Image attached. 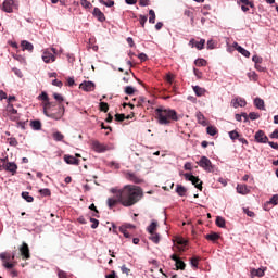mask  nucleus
<instances>
[{"label": "nucleus", "instance_id": "nucleus-22", "mask_svg": "<svg viewBox=\"0 0 278 278\" xmlns=\"http://www.w3.org/2000/svg\"><path fill=\"white\" fill-rule=\"evenodd\" d=\"M176 192L178 197H186V192H188V189H186V187H184L182 185H177Z\"/></svg>", "mask_w": 278, "mask_h": 278}, {"label": "nucleus", "instance_id": "nucleus-54", "mask_svg": "<svg viewBox=\"0 0 278 278\" xmlns=\"http://www.w3.org/2000/svg\"><path fill=\"white\" fill-rule=\"evenodd\" d=\"M3 266L7 268V270H12V268H14V263L4 262Z\"/></svg>", "mask_w": 278, "mask_h": 278}, {"label": "nucleus", "instance_id": "nucleus-51", "mask_svg": "<svg viewBox=\"0 0 278 278\" xmlns=\"http://www.w3.org/2000/svg\"><path fill=\"white\" fill-rule=\"evenodd\" d=\"M248 77L252 79V81H257V74L255 72L248 73Z\"/></svg>", "mask_w": 278, "mask_h": 278}, {"label": "nucleus", "instance_id": "nucleus-49", "mask_svg": "<svg viewBox=\"0 0 278 278\" xmlns=\"http://www.w3.org/2000/svg\"><path fill=\"white\" fill-rule=\"evenodd\" d=\"M53 97L59 103H62L64 101V97H62V94L60 93H53Z\"/></svg>", "mask_w": 278, "mask_h": 278}, {"label": "nucleus", "instance_id": "nucleus-12", "mask_svg": "<svg viewBox=\"0 0 278 278\" xmlns=\"http://www.w3.org/2000/svg\"><path fill=\"white\" fill-rule=\"evenodd\" d=\"M41 58L46 64H50V62H55V54H53L49 51H45L42 53Z\"/></svg>", "mask_w": 278, "mask_h": 278}, {"label": "nucleus", "instance_id": "nucleus-25", "mask_svg": "<svg viewBox=\"0 0 278 278\" xmlns=\"http://www.w3.org/2000/svg\"><path fill=\"white\" fill-rule=\"evenodd\" d=\"M193 92L195 93L197 97H203L205 94V89L200 86H194Z\"/></svg>", "mask_w": 278, "mask_h": 278}, {"label": "nucleus", "instance_id": "nucleus-3", "mask_svg": "<svg viewBox=\"0 0 278 278\" xmlns=\"http://www.w3.org/2000/svg\"><path fill=\"white\" fill-rule=\"evenodd\" d=\"M48 110H50L51 114L49 115V118H52L53 121H61V118L64 116V112H66V109L64 105L59 104L58 108L55 103L53 102H48L47 104ZM56 108V112L55 109Z\"/></svg>", "mask_w": 278, "mask_h": 278}, {"label": "nucleus", "instance_id": "nucleus-13", "mask_svg": "<svg viewBox=\"0 0 278 278\" xmlns=\"http://www.w3.org/2000/svg\"><path fill=\"white\" fill-rule=\"evenodd\" d=\"M64 162L73 166H79V159L73 155H68V154L64 155Z\"/></svg>", "mask_w": 278, "mask_h": 278}, {"label": "nucleus", "instance_id": "nucleus-44", "mask_svg": "<svg viewBox=\"0 0 278 278\" xmlns=\"http://www.w3.org/2000/svg\"><path fill=\"white\" fill-rule=\"evenodd\" d=\"M119 231H121V233H123V236H124L125 238H131V235H129V232L127 231V228H125V227H119Z\"/></svg>", "mask_w": 278, "mask_h": 278}, {"label": "nucleus", "instance_id": "nucleus-37", "mask_svg": "<svg viewBox=\"0 0 278 278\" xmlns=\"http://www.w3.org/2000/svg\"><path fill=\"white\" fill-rule=\"evenodd\" d=\"M232 47L233 49H236V51H238V53H241V55H244V48L239 46L238 42H233Z\"/></svg>", "mask_w": 278, "mask_h": 278}, {"label": "nucleus", "instance_id": "nucleus-7", "mask_svg": "<svg viewBox=\"0 0 278 278\" xmlns=\"http://www.w3.org/2000/svg\"><path fill=\"white\" fill-rule=\"evenodd\" d=\"M92 149L93 151H96V153H105V151H110V148H108V146L99 141H92Z\"/></svg>", "mask_w": 278, "mask_h": 278}, {"label": "nucleus", "instance_id": "nucleus-63", "mask_svg": "<svg viewBox=\"0 0 278 278\" xmlns=\"http://www.w3.org/2000/svg\"><path fill=\"white\" fill-rule=\"evenodd\" d=\"M118 276H116V271H111V274L106 275L105 278H116Z\"/></svg>", "mask_w": 278, "mask_h": 278}, {"label": "nucleus", "instance_id": "nucleus-57", "mask_svg": "<svg viewBox=\"0 0 278 278\" xmlns=\"http://www.w3.org/2000/svg\"><path fill=\"white\" fill-rule=\"evenodd\" d=\"M121 270L124 275H129V273H131V269L127 268L125 265L121 267Z\"/></svg>", "mask_w": 278, "mask_h": 278}, {"label": "nucleus", "instance_id": "nucleus-58", "mask_svg": "<svg viewBox=\"0 0 278 278\" xmlns=\"http://www.w3.org/2000/svg\"><path fill=\"white\" fill-rule=\"evenodd\" d=\"M184 177H185L186 181H192L194 175L189 174V173H185Z\"/></svg>", "mask_w": 278, "mask_h": 278}, {"label": "nucleus", "instance_id": "nucleus-10", "mask_svg": "<svg viewBox=\"0 0 278 278\" xmlns=\"http://www.w3.org/2000/svg\"><path fill=\"white\" fill-rule=\"evenodd\" d=\"M126 179L132 184H142V179L131 172L126 173Z\"/></svg>", "mask_w": 278, "mask_h": 278}, {"label": "nucleus", "instance_id": "nucleus-2", "mask_svg": "<svg viewBox=\"0 0 278 278\" xmlns=\"http://www.w3.org/2000/svg\"><path fill=\"white\" fill-rule=\"evenodd\" d=\"M155 118L159 125H170V121H179L177 111L174 109H166L164 106L155 109Z\"/></svg>", "mask_w": 278, "mask_h": 278}, {"label": "nucleus", "instance_id": "nucleus-20", "mask_svg": "<svg viewBox=\"0 0 278 278\" xmlns=\"http://www.w3.org/2000/svg\"><path fill=\"white\" fill-rule=\"evenodd\" d=\"M30 127L34 131H40V129H42V123L40 119H34L30 122Z\"/></svg>", "mask_w": 278, "mask_h": 278}, {"label": "nucleus", "instance_id": "nucleus-19", "mask_svg": "<svg viewBox=\"0 0 278 278\" xmlns=\"http://www.w3.org/2000/svg\"><path fill=\"white\" fill-rule=\"evenodd\" d=\"M191 184H192L198 190H203V181H201V179H199V177L193 176V178H191Z\"/></svg>", "mask_w": 278, "mask_h": 278}, {"label": "nucleus", "instance_id": "nucleus-60", "mask_svg": "<svg viewBox=\"0 0 278 278\" xmlns=\"http://www.w3.org/2000/svg\"><path fill=\"white\" fill-rule=\"evenodd\" d=\"M109 166L115 167L116 170H118V168H121V164L116 163L115 161L110 162Z\"/></svg>", "mask_w": 278, "mask_h": 278}, {"label": "nucleus", "instance_id": "nucleus-8", "mask_svg": "<svg viewBox=\"0 0 278 278\" xmlns=\"http://www.w3.org/2000/svg\"><path fill=\"white\" fill-rule=\"evenodd\" d=\"M20 253L23 260H29V257H31V254L29 253V245L26 242H23L20 247Z\"/></svg>", "mask_w": 278, "mask_h": 278}, {"label": "nucleus", "instance_id": "nucleus-53", "mask_svg": "<svg viewBox=\"0 0 278 278\" xmlns=\"http://www.w3.org/2000/svg\"><path fill=\"white\" fill-rule=\"evenodd\" d=\"M12 71H13L14 75H16V77H20V79H21V77H23V72H21V70L13 67Z\"/></svg>", "mask_w": 278, "mask_h": 278}, {"label": "nucleus", "instance_id": "nucleus-56", "mask_svg": "<svg viewBox=\"0 0 278 278\" xmlns=\"http://www.w3.org/2000/svg\"><path fill=\"white\" fill-rule=\"evenodd\" d=\"M52 86H56L58 88H62V86H64V84L62 83V80L54 79V80H52Z\"/></svg>", "mask_w": 278, "mask_h": 278}, {"label": "nucleus", "instance_id": "nucleus-24", "mask_svg": "<svg viewBox=\"0 0 278 278\" xmlns=\"http://www.w3.org/2000/svg\"><path fill=\"white\" fill-rule=\"evenodd\" d=\"M254 105L255 108H257V110H266V108L264 106V100L261 98L254 99Z\"/></svg>", "mask_w": 278, "mask_h": 278}, {"label": "nucleus", "instance_id": "nucleus-4", "mask_svg": "<svg viewBox=\"0 0 278 278\" xmlns=\"http://www.w3.org/2000/svg\"><path fill=\"white\" fill-rule=\"evenodd\" d=\"M198 166L200 168H203L206 173H214V164H212V161L207 159V156H201V159L197 162Z\"/></svg>", "mask_w": 278, "mask_h": 278}, {"label": "nucleus", "instance_id": "nucleus-5", "mask_svg": "<svg viewBox=\"0 0 278 278\" xmlns=\"http://www.w3.org/2000/svg\"><path fill=\"white\" fill-rule=\"evenodd\" d=\"M80 90H84V92H94L96 85L91 80H84L79 85Z\"/></svg>", "mask_w": 278, "mask_h": 278}, {"label": "nucleus", "instance_id": "nucleus-34", "mask_svg": "<svg viewBox=\"0 0 278 278\" xmlns=\"http://www.w3.org/2000/svg\"><path fill=\"white\" fill-rule=\"evenodd\" d=\"M149 23H151L152 25L155 24V11L153 9L149 10Z\"/></svg>", "mask_w": 278, "mask_h": 278}, {"label": "nucleus", "instance_id": "nucleus-29", "mask_svg": "<svg viewBox=\"0 0 278 278\" xmlns=\"http://www.w3.org/2000/svg\"><path fill=\"white\" fill-rule=\"evenodd\" d=\"M52 137L55 142H62L64 140V135L60 131L53 132Z\"/></svg>", "mask_w": 278, "mask_h": 278}, {"label": "nucleus", "instance_id": "nucleus-40", "mask_svg": "<svg viewBox=\"0 0 278 278\" xmlns=\"http://www.w3.org/2000/svg\"><path fill=\"white\" fill-rule=\"evenodd\" d=\"M39 193L41 194V197H51V190H49L48 188L40 189Z\"/></svg>", "mask_w": 278, "mask_h": 278}, {"label": "nucleus", "instance_id": "nucleus-59", "mask_svg": "<svg viewBox=\"0 0 278 278\" xmlns=\"http://www.w3.org/2000/svg\"><path fill=\"white\" fill-rule=\"evenodd\" d=\"M237 192L239 194H244V185H238L237 186Z\"/></svg>", "mask_w": 278, "mask_h": 278}, {"label": "nucleus", "instance_id": "nucleus-17", "mask_svg": "<svg viewBox=\"0 0 278 278\" xmlns=\"http://www.w3.org/2000/svg\"><path fill=\"white\" fill-rule=\"evenodd\" d=\"M230 140H239L242 144H244V138H240V134L236 130L229 131Z\"/></svg>", "mask_w": 278, "mask_h": 278}, {"label": "nucleus", "instance_id": "nucleus-55", "mask_svg": "<svg viewBox=\"0 0 278 278\" xmlns=\"http://www.w3.org/2000/svg\"><path fill=\"white\" fill-rule=\"evenodd\" d=\"M39 99H41V101H47L46 103H49V96L47 94V92H41Z\"/></svg>", "mask_w": 278, "mask_h": 278}, {"label": "nucleus", "instance_id": "nucleus-31", "mask_svg": "<svg viewBox=\"0 0 278 278\" xmlns=\"http://www.w3.org/2000/svg\"><path fill=\"white\" fill-rule=\"evenodd\" d=\"M205 48V39H201L200 41H195V49L201 51Z\"/></svg>", "mask_w": 278, "mask_h": 278}, {"label": "nucleus", "instance_id": "nucleus-62", "mask_svg": "<svg viewBox=\"0 0 278 278\" xmlns=\"http://www.w3.org/2000/svg\"><path fill=\"white\" fill-rule=\"evenodd\" d=\"M184 169L185 170H192V163H190V162L185 163Z\"/></svg>", "mask_w": 278, "mask_h": 278}, {"label": "nucleus", "instance_id": "nucleus-38", "mask_svg": "<svg viewBox=\"0 0 278 278\" xmlns=\"http://www.w3.org/2000/svg\"><path fill=\"white\" fill-rule=\"evenodd\" d=\"M195 66H207V61L205 59H198L194 61Z\"/></svg>", "mask_w": 278, "mask_h": 278}, {"label": "nucleus", "instance_id": "nucleus-30", "mask_svg": "<svg viewBox=\"0 0 278 278\" xmlns=\"http://www.w3.org/2000/svg\"><path fill=\"white\" fill-rule=\"evenodd\" d=\"M206 132L208 134V136H216V134H218V130L214 126H207Z\"/></svg>", "mask_w": 278, "mask_h": 278}, {"label": "nucleus", "instance_id": "nucleus-45", "mask_svg": "<svg viewBox=\"0 0 278 278\" xmlns=\"http://www.w3.org/2000/svg\"><path fill=\"white\" fill-rule=\"evenodd\" d=\"M56 273H58L59 278H68V276L66 275V271H64L60 268L56 269Z\"/></svg>", "mask_w": 278, "mask_h": 278}, {"label": "nucleus", "instance_id": "nucleus-11", "mask_svg": "<svg viewBox=\"0 0 278 278\" xmlns=\"http://www.w3.org/2000/svg\"><path fill=\"white\" fill-rule=\"evenodd\" d=\"M255 140H256V142H261L263 144H266V142H268V137L266 136V134H264L263 130H258L255 134Z\"/></svg>", "mask_w": 278, "mask_h": 278}, {"label": "nucleus", "instance_id": "nucleus-16", "mask_svg": "<svg viewBox=\"0 0 278 278\" xmlns=\"http://www.w3.org/2000/svg\"><path fill=\"white\" fill-rule=\"evenodd\" d=\"M195 116L199 125H202L203 127H207V119H205V115H203L201 111L197 112Z\"/></svg>", "mask_w": 278, "mask_h": 278}, {"label": "nucleus", "instance_id": "nucleus-21", "mask_svg": "<svg viewBox=\"0 0 278 278\" xmlns=\"http://www.w3.org/2000/svg\"><path fill=\"white\" fill-rule=\"evenodd\" d=\"M249 118L250 121H257V118H260V113H255V112H251L249 113V115L244 116V123H249Z\"/></svg>", "mask_w": 278, "mask_h": 278}, {"label": "nucleus", "instance_id": "nucleus-9", "mask_svg": "<svg viewBox=\"0 0 278 278\" xmlns=\"http://www.w3.org/2000/svg\"><path fill=\"white\" fill-rule=\"evenodd\" d=\"M3 169L7 170V173L14 175L16 170H18V165H16L14 162H7V164L3 165Z\"/></svg>", "mask_w": 278, "mask_h": 278}, {"label": "nucleus", "instance_id": "nucleus-64", "mask_svg": "<svg viewBox=\"0 0 278 278\" xmlns=\"http://www.w3.org/2000/svg\"><path fill=\"white\" fill-rule=\"evenodd\" d=\"M270 138H278V129L274 130Z\"/></svg>", "mask_w": 278, "mask_h": 278}, {"label": "nucleus", "instance_id": "nucleus-43", "mask_svg": "<svg viewBox=\"0 0 278 278\" xmlns=\"http://www.w3.org/2000/svg\"><path fill=\"white\" fill-rule=\"evenodd\" d=\"M147 21H148L147 15H139V23H140L141 27H144Z\"/></svg>", "mask_w": 278, "mask_h": 278}, {"label": "nucleus", "instance_id": "nucleus-27", "mask_svg": "<svg viewBox=\"0 0 278 278\" xmlns=\"http://www.w3.org/2000/svg\"><path fill=\"white\" fill-rule=\"evenodd\" d=\"M22 199H24V201L27 203H34V197L29 195V192L27 191L22 192Z\"/></svg>", "mask_w": 278, "mask_h": 278}, {"label": "nucleus", "instance_id": "nucleus-61", "mask_svg": "<svg viewBox=\"0 0 278 278\" xmlns=\"http://www.w3.org/2000/svg\"><path fill=\"white\" fill-rule=\"evenodd\" d=\"M252 61L257 65V64H262V58L254 55L252 58Z\"/></svg>", "mask_w": 278, "mask_h": 278}, {"label": "nucleus", "instance_id": "nucleus-48", "mask_svg": "<svg viewBox=\"0 0 278 278\" xmlns=\"http://www.w3.org/2000/svg\"><path fill=\"white\" fill-rule=\"evenodd\" d=\"M271 205H278V194H275L269 200Z\"/></svg>", "mask_w": 278, "mask_h": 278}, {"label": "nucleus", "instance_id": "nucleus-36", "mask_svg": "<svg viewBox=\"0 0 278 278\" xmlns=\"http://www.w3.org/2000/svg\"><path fill=\"white\" fill-rule=\"evenodd\" d=\"M124 92H125V94H128L129 97H131L134 94V92H136V89L132 86H127V87H125Z\"/></svg>", "mask_w": 278, "mask_h": 278}, {"label": "nucleus", "instance_id": "nucleus-6", "mask_svg": "<svg viewBox=\"0 0 278 278\" xmlns=\"http://www.w3.org/2000/svg\"><path fill=\"white\" fill-rule=\"evenodd\" d=\"M170 260L175 262L176 270H186V263L179 256L172 254Z\"/></svg>", "mask_w": 278, "mask_h": 278}, {"label": "nucleus", "instance_id": "nucleus-32", "mask_svg": "<svg viewBox=\"0 0 278 278\" xmlns=\"http://www.w3.org/2000/svg\"><path fill=\"white\" fill-rule=\"evenodd\" d=\"M101 5H105V8H113L114 5V0H98Z\"/></svg>", "mask_w": 278, "mask_h": 278}, {"label": "nucleus", "instance_id": "nucleus-41", "mask_svg": "<svg viewBox=\"0 0 278 278\" xmlns=\"http://www.w3.org/2000/svg\"><path fill=\"white\" fill-rule=\"evenodd\" d=\"M90 223L91 224V229H97V227H99V219L94 218V217H90Z\"/></svg>", "mask_w": 278, "mask_h": 278}, {"label": "nucleus", "instance_id": "nucleus-50", "mask_svg": "<svg viewBox=\"0 0 278 278\" xmlns=\"http://www.w3.org/2000/svg\"><path fill=\"white\" fill-rule=\"evenodd\" d=\"M115 121L123 123V121H125V114H115Z\"/></svg>", "mask_w": 278, "mask_h": 278}, {"label": "nucleus", "instance_id": "nucleus-26", "mask_svg": "<svg viewBox=\"0 0 278 278\" xmlns=\"http://www.w3.org/2000/svg\"><path fill=\"white\" fill-rule=\"evenodd\" d=\"M218 238H220V236L216 232H211L205 236V239L211 240V242H216V240H218Z\"/></svg>", "mask_w": 278, "mask_h": 278}, {"label": "nucleus", "instance_id": "nucleus-33", "mask_svg": "<svg viewBox=\"0 0 278 278\" xmlns=\"http://www.w3.org/2000/svg\"><path fill=\"white\" fill-rule=\"evenodd\" d=\"M217 227H220L222 229L225 228V218L218 216L216 217V220H215Z\"/></svg>", "mask_w": 278, "mask_h": 278}, {"label": "nucleus", "instance_id": "nucleus-18", "mask_svg": "<svg viewBox=\"0 0 278 278\" xmlns=\"http://www.w3.org/2000/svg\"><path fill=\"white\" fill-rule=\"evenodd\" d=\"M21 47L23 49V51H29L31 53V51H34V45L27 40H23L21 42Z\"/></svg>", "mask_w": 278, "mask_h": 278}, {"label": "nucleus", "instance_id": "nucleus-15", "mask_svg": "<svg viewBox=\"0 0 278 278\" xmlns=\"http://www.w3.org/2000/svg\"><path fill=\"white\" fill-rule=\"evenodd\" d=\"M92 15H93L96 18H98V21H99L100 23H105V14H103V13L101 12V9L94 8V9H93V12H92Z\"/></svg>", "mask_w": 278, "mask_h": 278}, {"label": "nucleus", "instance_id": "nucleus-23", "mask_svg": "<svg viewBox=\"0 0 278 278\" xmlns=\"http://www.w3.org/2000/svg\"><path fill=\"white\" fill-rule=\"evenodd\" d=\"M155 229H157V222H152L148 227H147V231L148 233H150L151 236H153L155 233Z\"/></svg>", "mask_w": 278, "mask_h": 278}, {"label": "nucleus", "instance_id": "nucleus-39", "mask_svg": "<svg viewBox=\"0 0 278 278\" xmlns=\"http://www.w3.org/2000/svg\"><path fill=\"white\" fill-rule=\"evenodd\" d=\"M80 5L86 10H90V8H92V3H90L88 0H80Z\"/></svg>", "mask_w": 278, "mask_h": 278}, {"label": "nucleus", "instance_id": "nucleus-46", "mask_svg": "<svg viewBox=\"0 0 278 278\" xmlns=\"http://www.w3.org/2000/svg\"><path fill=\"white\" fill-rule=\"evenodd\" d=\"M9 144H10V147H17L18 141L16 140V138L11 137V138H9Z\"/></svg>", "mask_w": 278, "mask_h": 278}, {"label": "nucleus", "instance_id": "nucleus-35", "mask_svg": "<svg viewBox=\"0 0 278 278\" xmlns=\"http://www.w3.org/2000/svg\"><path fill=\"white\" fill-rule=\"evenodd\" d=\"M149 240H152L154 244H160V233H153L150 236Z\"/></svg>", "mask_w": 278, "mask_h": 278}, {"label": "nucleus", "instance_id": "nucleus-52", "mask_svg": "<svg viewBox=\"0 0 278 278\" xmlns=\"http://www.w3.org/2000/svg\"><path fill=\"white\" fill-rule=\"evenodd\" d=\"M190 264L193 268H199V258H191Z\"/></svg>", "mask_w": 278, "mask_h": 278}, {"label": "nucleus", "instance_id": "nucleus-1", "mask_svg": "<svg viewBox=\"0 0 278 278\" xmlns=\"http://www.w3.org/2000/svg\"><path fill=\"white\" fill-rule=\"evenodd\" d=\"M110 192L115 194V197L106 200L109 210H114L118 203H121L123 207H134V205L139 203L144 197V191L140 188V186L135 185H126L122 189L114 187L110 189Z\"/></svg>", "mask_w": 278, "mask_h": 278}, {"label": "nucleus", "instance_id": "nucleus-28", "mask_svg": "<svg viewBox=\"0 0 278 278\" xmlns=\"http://www.w3.org/2000/svg\"><path fill=\"white\" fill-rule=\"evenodd\" d=\"M251 276L252 277H264V269H262V268L252 269L251 270Z\"/></svg>", "mask_w": 278, "mask_h": 278}, {"label": "nucleus", "instance_id": "nucleus-14", "mask_svg": "<svg viewBox=\"0 0 278 278\" xmlns=\"http://www.w3.org/2000/svg\"><path fill=\"white\" fill-rule=\"evenodd\" d=\"M12 8H14V0H4L2 3V10L8 12L9 14L12 12Z\"/></svg>", "mask_w": 278, "mask_h": 278}, {"label": "nucleus", "instance_id": "nucleus-42", "mask_svg": "<svg viewBox=\"0 0 278 278\" xmlns=\"http://www.w3.org/2000/svg\"><path fill=\"white\" fill-rule=\"evenodd\" d=\"M100 110L101 112H108V110H110V105H108V102H100Z\"/></svg>", "mask_w": 278, "mask_h": 278}, {"label": "nucleus", "instance_id": "nucleus-47", "mask_svg": "<svg viewBox=\"0 0 278 278\" xmlns=\"http://www.w3.org/2000/svg\"><path fill=\"white\" fill-rule=\"evenodd\" d=\"M249 7L252 8H255V5L253 4V2H249V0H244V12H247V10H249Z\"/></svg>", "mask_w": 278, "mask_h": 278}]
</instances>
